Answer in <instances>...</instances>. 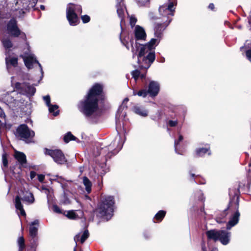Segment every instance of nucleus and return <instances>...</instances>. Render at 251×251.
Here are the masks:
<instances>
[{
  "label": "nucleus",
  "mask_w": 251,
  "mask_h": 251,
  "mask_svg": "<svg viewBox=\"0 0 251 251\" xmlns=\"http://www.w3.org/2000/svg\"><path fill=\"white\" fill-rule=\"evenodd\" d=\"M171 20H162L161 23L155 24L154 27V36L156 38H152L145 45L132 44V58L137 56L138 63L141 68L148 69L155 58L154 49L160 42L163 36V32L168 26Z\"/></svg>",
  "instance_id": "f257e3e1"
},
{
  "label": "nucleus",
  "mask_w": 251,
  "mask_h": 251,
  "mask_svg": "<svg viewBox=\"0 0 251 251\" xmlns=\"http://www.w3.org/2000/svg\"><path fill=\"white\" fill-rule=\"evenodd\" d=\"M102 85L96 83L89 90L84 99L78 104L79 111L86 117H89L98 109L100 100L104 99Z\"/></svg>",
  "instance_id": "f03ea898"
},
{
  "label": "nucleus",
  "mask_w": 251,
  "mask_h": 251,
  "mask_svg": "<svg viewBox=\"0 0 251 251\" xmlns=\"http://www.w3.org/2000/svg\"><path fill=\"white\" fill-rule=\"evenodd\" d=\"M114 203L113 196H103L97 209L98 216L106 221L110 219L113 216Z\"/></svg>",
  "instance_id": "7ed1b4c3"
},
{
  "label": "nucleus",
  "mask_w": 251,
  "mask_h": 251,
  "mask_svg": "<svg viewBox=\"0 0 251 251\" xmlns=\"http://www.w3.org/2000/svg\"><path fill=\"white\" fill-rule=\"evenodd\" d=\"M238 208L239 198L237 196H234L230 200L228 206V209L231 214L226 224V228L227 230L230 229L238 223L240 215Z\"/></svg>",
  "instance_id": "20e7f679"
},
{
  "label": "nucleus",
  "mask_w": 251,
  "mask_h": 251,
  "mask_svg": "<svg viewBox=\"0 0 251 251\" xmlns=\"http://www.w3.org/2000/svg\"><path fill=\"white\" fill-rule=\"evenodd\" d=\"M21 200L26 204H30L34 203L35 201L33 194L29 190L25 189H21L15 200V205L17 210H19L20 214L25 215V212L21 203Z\"/></svg>",
  "instance_id": "39448f33"
},
{
  "label": "nucleus",
  "mask_w": 251,
  "mask_h": 251,
  "mask_svg": "<svg viewBox=\"0 0 251 251\" xmlns=\"http://www.w3.org/2000/svg\"><path fill=\"white\" fill-rule=\"evenodd\" d=\"M124 141L119 135H117L115 139L108 146L102 148L99 154L104 156L106 160L110 158L113 155L116 154L122 148Z\"/></svg>",
  "instance_id": "423d86ee"
},
{
  "label": "nucleus",
  "mask_w": 251,
  "mask_h": 251,
  "mask_svg": "<svg viewBox=\"0 0 251 251\" xmlns=\"http://www.w3.org/2000/svg\"><path fill=\"white\" fill-rule=\"evenodd\" d=\"M82 13L81 5L69 3L66 7V17L70 25L72 26L77 25L79 22L78 14Z\"/></svg>",
  "instance_id": "0eeeda50"
},
{
  "label": "nucleus",
  "mask_w": 251,
  "mask_h": 251,
  "mask_svg": "<svg viewBox=\"0 0 251 251\" xmlns=\"http://www.w3.org/2000/svg\"><path fill=\"white\" fill-rule=\"evenodd\" d=\"M11 83L12 86L21 94L31 97L35 93L36 89L34 86L26 82H15L14 76H12L11 78Z\"/></svg>",
  "instance_id": "6e6552de"
},
{
  "label": "nucleus",
  "mask_w": 251,
  "mask_h": 251,
  "mask_svg": "<svg viewBox=\"0 0 251 251\" xmlns=\"http://www.w3.org/2000/svg\"><path fill=\"white\" fill-rule=\"evenodd\" d=\"M168 3L164 4L159 8L160 15L164 18L163 20L167 21L172 20L171 17L174 15L176 3V0H168Z\"/></svg>",
  "instance_id": "1a4fd4ad"
},
{
  "label": "nucleus",
  "mask_w": 251,
  "mask_h": 251,
  "mask_svg": "<svg viewBox=\"0 0 251 251\" xmlns=\"http://www.w3.org/2000/svg\"><path fill=\"white\" fill-rule=\"evenodd\" d=\"M34 135V131L29 129L25 124L21 125L16 130V135L26 143L30 142Z\"/></svg>",
  "instance_id": "9d476101"
},
{
  "label": "nucleus",
  "mask_w": 251,
  "mask_h": 251,
  "mask_svg": "<svg viewBox=\"0 0 251 251\" xmlns=\"http://www.w3.org/2000/svg\"><path fill=\"white\" fill-rule=\"evenodd\" d=\"M44 153L46 155L50 156L57 164H64L67 161L64 153L60 150L45 149Z\"/></svg>",
  "instance_id": "9b49d317"
},
{
  "label": "nucleus",
  "mask_w": 251,
  "mask_h": 251,
  "mask_svg": "<svg viewBox=\"0 0 251 251\" xmlns=\"http://www.w3.org/2000/svg\"><path fill=\"white\" fill-rule=\"evenodd\" d=\"M38 225L39 221L38 220H34L30 225L29 229V235L31 238L30 240L31 247L33 251H35V248L38 245V241L36 237L37 235Z\"/></svg>",
  "instance_id": "f8f14e48"
},
{
  "label": "nucleus",
  "mask_w": 251,
  "mask_h": 251,
  "mask_svg": "<svg viewBox=\"0 0 251 251\" xmlns=\"http://www.w3.org/2000/svg\"><path fill=\"white\" fill-rule=\"evenodd\" d=\"M134 33L135 38V43H134V41L132 40L130 41L129 44L127 43L125 45L127 50H129L130 49L129 45L131 46V48H132V44L135 45L136 43L138 44H141L140 43L138 42V41H144L146 39V34L144 29L142 27L139 25L135 26L134 30Z\"/></svg>",
  "instance_id": "ddd939ff"
},
{
  "label": "nucleus",
  "mask_w": 251,
  "mask_h": 251,
  "mask_svg": "<svg viewBox=\"0 0 251 251\" xmlns=\"http://www.w3.org/2000/svg\"><path fill=\"white\" fill-rule=\"evenodd\" d=\"M7 29L8 33L14 37H18L21 34V31L17 25V21L14 19H11L7 24Z\"/></svg>",
  "instance_id": "4468645a"
},
{
  "label": "nucleus",
  "mask_w": 251,
  "mask_h": 251,
  "mask_svg": "<svg viewBox=\"0 0 251 251\" xmlns=\"http://www.w3.org/2000/svg\"><path fill=\"white\" fill-rule=\"evenodd\" d=\"M18 58L17 56L8 55L5 57V64L6 69L10 74H12V68H16L18 65Z\"/></svg>",
  "instance_id": "2eb2a0df"
},
{
  "label": "nucleus",
  "mask_w": 251,
  "mask_h": 251,
  "mask_svg": "<svg viewBox=\"0 0 251 251\" xmlns=\"http://www.w3.org/2000/svg\"><path fill=\"white\" fill-rule=\"evenodd\" d=\"M24 61L26 67L30 69L33 68L35 64H37L40 67L41 74L43 75V71L41 64L36 60L33 54H30L24 57Z\"/></svg>",
  "instance_id": "dca6fc26"
},
{
  "label": "nucleus",
  "mask_w": 251,
  "mask_h": 251,
  "mask_svg": "<svg viewBox=\"0 0 251 251\" xmlns=\"http://www.w3.org/2000/svg\"><path fill=\"white\" fill-rule=\"evenodd\" d=\"M160 86L158 82L155 81H151L148 86V92L151 97H155L159 93Z\"/></svg>",
  "instance_id": "f3484780"
},
{
  "label": "nucleus",
  "mask_w": 251,
  "mask_h": 251,
  "mask_svg": "<svg viewBox=\"0 0 251 251\" xmlns=\"http://www.w3.org/2000/svg\"><path fill=\"white\" fill-rule=\"evenodd\" d=\"M117 12L119 17L121 19V24L124 20L125 11L126 7L124 2V0H116Z\"/></svg>",
  "instance_id": "a211bd4d"
},
{
  "label": "nucleus",
  "mask_w": 251,
  "mask_h": 251,
  "mask_svg": "<svg viewBox=\"0 0 251 251\" xmlns=\"http://www.w3.org/2000/svg\"><path fill=\"white\" fill-rule=\"evenodd\" d=\"M231 232L225 230H220L219 240L224 245H227L230 240Z\"/></svg>",
  "instance_id": "6ab92c4d"
},
{
  "label": "nucleus",
  "mask_w": 251,
  "mask_h": 251,
  "mask_svg": "<svg viewBox=\"0 0 251 251\" xmlns=\"http://www.w3.org/2000/svg\"><path fill=\"white\" fill-rule=\"evenodd\" d=\"M241 51L242 52V54L245 55L247 58L251 61V41L247 40L243 47H241Z\"/></svg>",
  "instance_id": "aec40b11"
},
{
  "label": "nucleus",
  "mask_w": 251,
  "mask_h": 251,
  "mask_svg": "<svg viewBox=\"0 0 251 251\" xmlns=\"http://www.w3.org/2000/svg\"><path fill=\"white\" fill-rule=\"evenodd\" d=\"M14 156L15 159L22 167H25L26 158L25 153L22 152L15 151Z\"/></svg>",
  "instance_id": "412c9836"
},
{
  "label": "nucleus",
  "mask_w": 251,
  "mask_h": 251,
  "mask_svg": "<svg viewBox=\"0 0 251 251\" xmlns=\"http://www.w3.org/2000/svg\"><path fill=\"white\" fill-rule=\"evenodd\" d=\"M220 230L215 229L208 230L206 232V235L208 240H212L217 241L219 239Z\"/></svg>",
  "instance_id": "4be33fe9"
},
{
  "label": "nucleus",
  "mask_w": 251,
  "mask_h": 251,
  "mask_svg": "<svg viewBox=\"0 0 251 251\" xmlns=\"http://www.w3.org/2000/svg\"><path fill=\"white\" fill-rule=\"evenodd\" d=\"M89 233L87 229H85L82 235H80V233L76 234L74 237V240L76 243L77 242L80 241L81 244L83 243L85 240L88 238Z\"/></svg>",
  "instance_id": "5701e85b"
},
{
  "label": "nucleus",
  "mask_w": 251,
  "mask_h": 251,
  "mask_svg": "<svg viewBox=\"0 0 251 251\" xmlns=\"http://www.w3.org/2000/svg\"><path fill=\"white\" fill-rule=\"evenodd\" d=\"M83 184L85 186L86 191L88 194L91 192L92 183L91 181L86 176L83 177Z\"/></svg>",
  "instance_id": "b1692460"
},
{
  "label": "nucleus",
  "mask_w": 251,
  "mask_h": 251,
  "mask_svg": "<svg viewBox=\"0 0 251 251\" xmlns=\"http://www.w3.org/2000/svg\"><path fill=\"white\" fill-rule=\"evenodd\" d=\"M1 98L2 100L6 104L11 103L15 100L14 98L9 93L3 94Z\"/></svg>",
  "instance_id": "393cba45"
},
{
  "label": "nucleus",
  "mask_w": 251,
  "mask_h": 251,
  "mask_svg": "<svg viewBox=\"0 0 251 251\" xmlns=\"http://www.w3.org/2000/svg\"><path fill=\"white\" fill-rule=\"evenodd\" d=\"M134 111L135 113L143 116L146 117L148 115V111L143 107L135 106L134 107Z\"/></svg>",
  "instance_id": "a878e982"
},
{
  "label": "nucleus",
  "mask_w": 251,
  "mask_h": 251,
  "mask_svg": "<svg viewBox=\"0 0 251 251\" xmlns=\"http://www.w3.org/2000/svg\"><path fill=\"white\" fill-rule=\"evenodd\" d=\"M229 212L228 208L224 210L216 218V221L218 223H222L226 222L225 218L227 214Z\"/></svg>",
  "instance_id": "bb28decb"
},
{
  "label": "nucleus",
  "mask_w": 251,
  "mask_h": 251,
  "mask_svg": "<svg viewBox=\"0 0 251 251\" xmlns=\"http://www.w3.org/2000/svg\"><path fill=\"white\" fill-rule=\"evenodd\" d=\"M209 148H198L196 149V153L198 156H202L207 152L208 154H210V152H209Z\"/></svg>",
  "instance_id": "cd10ccee"
},
{
  "label": "nucleus",
  "mask_w": 251,
  "mask_h": 251,
  "mask_svg": "<svg viewBox=\"0 0 251 251\" xmlns=\"http://www.w3.org/2000/svg\"><path fill=\"white\" fill-rule=\"evenodd\" d=\"M48 108L50 113H52L53 116H56L59 114L58 106L57 105L50 104Z\"/></svg>",
  "instance_id": "c85d7f7f"
},
{
  "label": "nucleus",
  "mask_w": 251,
  "mask_h": 251,
  "mask_svg": "<svg viewBox=\"0 0 251 251\" xmlns=\"http://www.w3.org/2000/svg\"><path fill=\"white\" fill-rule=\"evenodd\" d=\"M1 42L4 48L6 49H10L13 46L11 41L8 38L2 39Z\"/></svg>",
  "instance_id": "c756f323"
},
{
  "label": "nucleus",
  "mask_w": 251,
  "mask_h": 251,
  "mask_svg": "<svg viewBox=\"0 0 251 251\" xmlns=\"http://www.w3.org/2000/svg\"><path fill=\"white\" fill-rule=\"evenodd\" d=\"M70 219L75 220L79 218L78 214L74 210H70L67 212L65 215Z\"/></svg>",
  "instance_id": "7c9ffc66"
},
{
  "label": "nucleus",
  "mask_w": 251,
  "mask_h": 251,
  "mask_svg": "<svg viewBox=\"0 0 251 251\" xmlns=\"http://www.w3.org/2000/svg\"><path fill=\"white\" fill-rule=\"evenodd\" d=\"M77 138L74 136L71 132H68L64 137V141L65 143H68L70 141H76Z\"/></svg>",
  "instance_id": "2f4dec72"
},
{
  "label": "nucleus",
  "mask_w": 251,
  "mask_h": 251,
  "mask_svg": "<svg viewBox=\"0 0 251 251\" xmlns=\"http://www.w3.org/2000/svg\"><path fill=\"white\" fill-rule=\"evenodd\" d=\"M183 139V136L181 135H179L178 140L175 141L174 146L175 152L179 154H182V153L178 150V144L180 142L182 141Z\"/></svg>",
  "instance_id": "473e14b6"
},
{
  "label": "nucleus",
  "mask_w": 251,
  "mask_h": 251,
  "mask_svg": "<svg viewBox=\"0 0 251 251\" xmlns=\"http://www.w3.org/2000/svg\"><path fill=\"white\" fill-rule=\"evenodd\" d=\"M166 213V212L165 211L160 210L155 214L154 219L156 220L158 222H160L162 220V219L165 216Z\"/></svg>",
  "instance_id": "72a5a7b5"
},
{
  "label": "nucleus",
  "mask_w": 251,
  "mask_h": 251,
  "mask_svg": "<svg viewBox=\"0 0 251 251\" xmlns=\"http://www.w3.org/2000/svg\"><path fill=\"white\" fill-rule=\"evenodd\" d=\"M148 94H149L148 91L145 89H142L138 92H136L135 91H133V95L136 96L138 95L139 97H142L143 98H145L147 96Z\"/></svg>",
  "instance_id": "f704fd0d"
},
{
  "label": "nucleus",
  "mask_w": 251,
  "mask_h": 251,
  "mask_svg": "<svg viewBox=\"0 0 251 251\" xmlns=\"http://www.w3.org/2000/svg\"><path fill=\"white\" fill-rule=\"evenodd\" d=\"M190 176H191L192 179H194V181L196 183H199L200 184H204L205 183V180H201L200 181L198 180V179L200 178V177L199 176H196L194 174H193L191 172H189Z\"/></svg>",
  "instance_id": "c9c22d12"
},
{
  "label": "nucleus",
  "mask_w": 251,
  "mask_h": 251,
  "mask_svg": "<svg viewBox=\"0 0 251 251\" xmlns=\"http://www.w3.org/2000/svg\"><path fill=\"white\" fill-rule=\"evenodd\" d=\"M19 251H22L25 248V240L23 236L20 237L18 239Z\"/></svg>",
  "instance_id": "e433bc0d"
},
{
  "label": "nucleus",
  "mask_w": 251,
  "mask_h": 251,
  "mask_svg": "<svg viewBox=\"0 0 251 251\" xmlns=\"http://www.w3.org/2000/svg\"><path fill=\"white\" fill-rule=\"evenodd\" d=\"M24 2H23L22 10H23L24 9H29L30 8V7L34 6L37 1V0H33L34 4H32L31 6L29 5L30 4H27V0H24Z\"/></svg>",
  "instance_id": "4c0bfd02"
},
{
  "label": "nucleus",
  "mask_w": 251,
  "mask_h": 251,
  "mask_svg": "<svg viewBox=\"0 0 251 251\" xmlns=\"http://www.w3.org/2000/svg\"><path fill=\"white\" fill-rule=\"evenodd\" d=\"M2 158L3 164L2 170H3V171H5V169L7 168L8 166V160L7 159L6 154H2Z\"/></svg>",
  "instance_id": "58836bf2"
},
{
  "label": "nucleus",
  "mask_w": 251,
  "mask_h": 251,
  "mask_svg": "<svg viewBox=\"0 0 251 251\" xmlns=\"http://www.w3.org/2000/svg\"><path fill=\"white\" fill-rule=\"evenodd\" d=\"M132 77L134 78L135 81H136L139 77L140 75V72L138 70H135L131 72Z\"/></svg>",
  "instance_id": "ea45409f"
},
{
  "label": "nucleus",
  "mask_w": 251,
  "mask_h": 251,
  "mask_svg": "<svg viewBox=\"0 0 251 251\" xmlns=\"http://www.w3.org/2000/svg\"><path fill=\"white\" fill-rule=\"evenodd\" d=\"M138 5L139 6H143L147 5L149 3L150 0H136Z\"/></svg>",
  "instance_id": "a19ab883"
},
{
  "label": "nucleus",
  "mask_w": 251,
  "mask_h": 251,
  "mask_svg": "<svg viewBox=\"0 0 251 251\" xmlns=\"http://www.w3.org/2000/svg\"><path fill=\"white\" fill-rule=\"evenodd\" d=\"M178 124L177 120H169L167 123V125L170 127H175Z\"/></svg>",
  "instance_id": "79ce46f5"
},
{
  "label": "nucleus",
  "mask_w": 251,
  "mask_h": 251,
  "mask_svg": "<svg viewBox=\"0 0 251 251\" xmlns=\"http://www.w3.org/2000/svg\"><path fill=\"white\" fill-rule=\"evenodd\" d=\"M43 100L45 102L47 106L48 107L50 104V99L49 95H47L43 97Z\"/></svg>",
  "instance_id": "37998d69"
},
{
  "label": "nucleus",
  "mask_w": 251,
  "mask_h": 251,
  "mask_svg": "<svg viewBox=\"0 0 251 251\" xmlns=\"http://www.w3.org/2000/svg\"><path fill=\"white\" fill-rule=\"evenodd\" d=\"M137 22L136 18L132 16L130 18V24L132 27L134 26Z\"/></svg>",
  "instance_id": "c03bdc74"
},
{
  "label": "nucleus",
  "mask_w": 251,
  "mask_h": 251,
  "mask_svg": "<svg viewBox=\"0 0 251 251\" xmlns=\"http://www.w3.org/2000/svg\"><path fill=\"white\" fill-rule=\"evenodd\" d=\"M81 19L84 23H87L90 20V18L89 16L85 15L81 16Z\"/></svg>",
  "instance_id": "a18cd8bd"
},
{
  "label": "nucleus",
  "mask_w": 251,
  "mask_h": 251,
  "mask_svg": "<svg viewBox=\"0 0 251 251\" xmlns=\"http://www.w3.org/2000/svg\"><path fill=\"white\" fill-rule=\"evenodd\" d=\"M52 209L53 211L56 213L60 214L62 213L61 210L57 205H53L52 206Z\"/></svg>",
  "instance_id": "49530a36"
},
{
  "label": "nucleus",
  "mask_w": 251,
  "mask_h": 251,
  "mask_svg": "<svg viewBox=\"0 0 251 251\" xmlns=\"http://www.w3.org/2000/svg\"><path fill=\"white\" fill-rule=\"evenodd\" d=\"M42 191H43V192H44L47 195V198H48V199L49 200V194L50 193V190L48 189H47V188H43Z\"/></svg>",
  "instance_id": "de8ad7c7"
},
{
  "label": "nucleus",
  "mask_w": 251,
  "mask_h": 251,
  "mask_svg": "<svg viewBox=\"0 0 251 251\" xmlns=\"http://www.w3.org/2000/svg\"><path fill=\"white\" fill-rule=\"evenodd\" d=\"M38 179L40 182H42L45 179V176L43 175H39L38 176Z\"/></svg>",
  "instance_id": "09e8293b"
},
{
  "label": "nucleus",
  "mask_w": 251,
  "mask_h": 251,
  "mask_svg": "<svg viewBox=\"0 0 251 251\" xmlns=\"http://www.w3.org/2000/svg\"><path fill=\"white\" fill-rule=\"evenodd\" d=\"M36 176V173L34 171H31L30 173V177L31 179H33Z\"/></svg>",
  "instance_id": "8fccbe9b"
},
{
  "label": "nucleus",
  "mask_w": 251,
  "mask_h": 251,
  "mask_svg": "<svg viewBox=\"0 0 251 251\" xmlns=\"http://www.w3.org/2000/svg\"><path fill=\"white\" fill-rule=\"evenodd\" d=\"M5 115L4 112L3 111V110L0 107V117L4 118V117H5Z\"/></svg>",
  "instance_id": "3c124183"
},
{
  "label": "nucleus",
  "mask_w": 251,
  "mask_h": 251,
  "mask_svg": "<svg viewBox=\"0 0 251 251\" xmlns=\"http://www.w3.org/2000/svg\"><path fill=\"white\" fill-rule=\"evenodd\" d=\"M56 176L57 177V182L62 183L63 180V178L61 176L59 177L57 176Z\"/></svg>",
  "instance_id": "603ef678"
},
{
  "label": "nucleus",
  "mask_w": 251,
  "mask_h": 251,
  "mask_svg": "<svg viewBox=\"0 0 251 251\" xmlns=\"http://www.w3.org/2000/svg\"><path fill=\"white\" fill-rule=\"evenodd\" d=\"M201 249L202 251H206L205 244L204 242H202L201 244Z\"/></svg>",
  "instance_id": "864d4df0"
},
{
  "label": "nucleus",
  "mask_w": 251,
  "mask_h": 251,
  "mask_svg": "<svg viewBox=\"0 0 251 251\" xmlns=\"http://www.w3.org/2000/svg\"><path fill=\"white\" fill-rule=\"evenodd\" d=\"M208 7L209 9H211V10H213L214 8V5L213 3H210L209 6H208Z\"/></svg>",
  "instance_id": "5fc2aeb1"
},
{
  "label": "nucleus",
  "mask_w": 251,
  "mask_h": 251,
  "mask_svg": "<svg viewBox=\"0 0 251 251\" xmlns=\"http://www.w3.org/2000/svg\"><path fill=\"white\" fill-rule=\"evenodd\" d=\"M128 101V99L125 98L123 100V105H124L125 104V103L127 102Z\"/></svg>",
  "instance_id": "6e6d98bb"
},
{
  "label": "nucleus",
  "mask_w": 251,
  "mask_h": 251,
  "mask_svg": "<svg viewBox=\"0 0 251 251\" xmlns=\"http://www.w3.org/2000/svg\"><path fill=\"white\" fill-rule=\"evenodd\" d=\"M145 75H146L145 74H140L139 77H140L141 78L143 79L145 77Z\"/></svg>",
  "instance_id": "4d7b16f0"
},
{
  "label": "nucleus",
  "mask_w": 251,
  "mask_h": 251,
  "mask_svg": "<svg viewBox=\"0 0 251 251\" xmlns=\"http://www.w3.org/2000/svg\"><path fill=\"white\" fill-rule=\"evenodd\" d=\"M40 8H41V9H42V10H45V6H44V5H41L40 6Z\"/></svg>",
  "instance_id": "13d9d810"
},
{
  "label": "nucleus",
  "mask_w": 251,
  "mask_h": 251,
  "mask_svg": "<svg viewBox=\"0 0 251 251\" xmlns=\"http://www.w3.org/2000/svg\"><path fill=\"white\" fill-rule=\"evenodd\" d=\"M22 37H23L24 39L25 38V33H23L22 35Z\"/></svg>",
  "instance_id": "bf43d9fd"
},
{
  "label": "nucleus",
  "mask_w": 251,
  "mask_h": 251,
  "mask_svg": "<svg viewBox=\"0 0 251 251\" xmlns=\"http://www.w3.org/2000/svg\"><path fill=\"white\" fill-rule=\"evenodd\" d=\"M248 166L249 167H251V161L250 160H249V164H248Z\"/></svg>",
  "instance_id": "052dcab7"
},
{
  "label": "nucleus",
  "mask_w": 251,
  "mask_h": 251,
  "mask_svg": "<svg viewBox=\"0 0 251 251\" xmlns=\"http://www.w3.org/2000/svg\"><path fill=\"white\" fill-rule=\"evenodd\" d=\"M248 22H249V23L250 24L251 23V20H250V19H249V20H248Z\"/></svg>",
  "instance_id": "680f3d73"
},
{
  "label": "nucleus",
  "mask_w": 251,
  "mask_h": 251,
  "mask_svg": "<svg viewBox=\"0 0 251 251\" xmlns=\"http://www.w3.org/2000/svg\"><path fill=\"white\" fill-rule=\"evenodd\" d=\"M20 2H21L20 0H18L17 1V3H19Z\"/></svg>",
  "instance_id": "e2e57ef3"
},
{
  "label": "nucleus",
  "mask_w": 251,
  "mask_h": 251,
  "mask_svg": "<svg viewBox=\"0 0 251 251\" xmlns=\"http://www.w3.org/2000/svg\"><path fill=\"white\" fill-rule=\"evenodd\" d=\"M164 61V58H163V59H162V60L161 61L162 62H163Z\"/></svg>",
  "instance_id": "0e129e2a"
},
{
  "label": "nucleus",
  "mask_w": 251,
  "mask_h": 251,
  "mask_svg": "<svg viewBox=\"0 0 251 251\" xmlns=\"http://www.w3.org/2000/svg\"><path fill=\"white\" fill-rule=\"evenodd\" d=\"M80 213H82V212L80 210L78 211Z\"/></svg>",
  "instance_id": "69168bd1"
},
{
  "label": "nucleus",
  "mask_w": 251,
  "mask_h": 251,
  "mask_svg": "<svg viewBox=\"0 0 251 251\" xmlns=\"http://www.w3.org/2000/svg\"><path fill=\"white\" fill-rule=\"evenodd\" d=\"M74 251H76V249H75V248L74 249Z\"/></svg>",
  "instance_id": "338daca9"
},
{
  "label": "nucleus",
  "mask_w": 251,
  "mask_h": 251,
  "mask_svg": "<svg viewBox=\"0 0 251 251\" xmlns=\"http://www.w3.org/2000/svg\"><path fill=\"white\" fill-rule=\"evenodd\" d=\"M200 200H201V201H202V200H203V199H202V198H201V199H200Z\"/></svg>",
  "instance_id": "774afa93"
}]
</instances>
